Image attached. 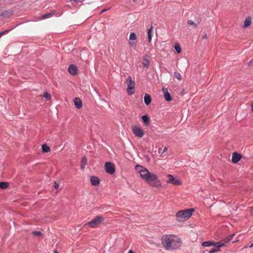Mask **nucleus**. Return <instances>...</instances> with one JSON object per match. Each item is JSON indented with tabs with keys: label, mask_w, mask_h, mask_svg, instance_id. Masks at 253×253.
<instances>
[{
	"label": "nucleus",
	"mask_w": 253,
	"mask_h": 253,
	"mask_svg": "<svg viewBox=\"0 0 253 253\" xmlns=\"http://www.w3.org/2000/svg\"><path fill=\"white\" fill-rule=\"evenodd\" d=\"M161 240L162 245L168 251L175 250L181 246V239L173 235H164Z\"/></svg>",
	"instance_id": "1"
},
{
	"label": "nucleus",
	"mask_w": 253,
	"mask_h": 253,
	"mask_svg": "<svg viewBox=\"0 0 253 253\" xmlns=\"http://www.w3.org/2000/svg\"><path fill=\"white\" fill-rule=\"evenodd\" d=\"M147 175H144V180L148 184L153 187L160 188L162 187L161 183L158 179L157 176L151 172H147Z\"/></svg>",
	"instance_id": "2"
},
{
	"label": "nucleus",
	"mask_w": 253,
	"mask_h": 253,
	"mask_svg": "<svg viewBox=\"0 0 253 253\" xmlns=\"http://www.w3.org/2000/svg\"><path fill=\"white\" fill-rule=\"evenodd\" d=\"M194 211L193 208L178 211L176 214V218L179 221H183L188 219Z\"/></svg>",
	"instance_id": "3"
},
{
	"label": "nucleus",
	"mask_w": 253,
	"mask_h": 253,
	"mask_svg": "<svg viewBox=\"0 0 253 253\" xmlns=\"http://www.w3.org/2000/svg\"><path fill=\"white\" fill-rule=\"evenodd\" d=\"M105 220L104 217L102 215H98L92 218L90 221L86 223V224L92 228H95Z\"/></svg>",
	"instance_id": "4"
},
{
	"label": "nucleus",
	"mask_w": 253,
	"mask_h": 253,
	"mask_svg": "<svg viewBox=\"0 0 253 253\" xmlns=\"http://www.w3.org/2000/svg\"><path fill=\"white\" fill-rule=\"evenodd\" d=\"M127 91L128 95H131L135 92V82L132 80L131 77L129 76L127 79Z\"/></svg>",
	"instance_id": "5"
},
{
	"label": "nucleus",
	"mask_w": 253,
	"mask_h": 253,
	"mask_svg": "<svg viewBox=\"0 0 253 253\" xmlns=\"http://www.w3.org/2000/svg\"><path fill=\"white\" fill-rule=\"evenodd\" d=\"M105 169L108 173L110 174H114L115 172V165L111 162H106L105 164Z\"/></svg>",
	"instance_id": "6"
},
{
	"label": "nucleus",
	"mask_w": 253,
	"mask_h": 253,
	"mask_svg": "<svg viewBox=\"0 0 253 253\" xmlns=\"http://www.w3.org/2000/svg\"><path fill=\"white\" fill-rule=\"evenodd\" d=\"M132 131L133 134L140 138H141L144 135V131L140 127L137 126H133L132 127Z\"/></svg>",
	"instance_id": "7"
},
{
	"label": "nucleus",
	"mask_w": 253,
	"mask_h": 253,
	"mask_svg": "<svg viewBox=\"0 0 253 253\" xmlns=\"http://www.w3.org/2000/svg\"><path fill=\"white\" fill-rule=\"evenodd\" d=\"M225 244L221 242H216L215 245H212L213 248L209 251V253H215L219 251L220 248L225 246Z\"/></svg>",
	"instance_id": "8"
},
{
	"label": "nucleus",
	"mask_w": 253,
	"mask_h": 253,
	"mask_svg": "<svg viewBox=\"0 0 253 253\" xmlns=\"http://www.w3.org/2000/svg\"><path fill=\"white\" fill-rule=\"evenodd\" d=\"M168 179L167 182L172 183L175 185H180L181 182L178 178H174L171 174L168 175Z\"/></svg>",
	"instance_id": "9"
},
{
	"label": "nucleus",
	"mask_w": 253,
	"mask_h": 253,
	"mask_svg": "<svg viewBox=\"0 0 253 253\" xmlns=\"http://www.w3.org/2000/svg\"><path fill=\"white\" fill-rule=\"evenodd\" d=\"M68 71L70 74L73 76L77 75L78 73L77 66L73 64H71L69 65L68 68Z\"/></svg>",
	"instance_id": "10"
},
{
	"label": "nucleus",
	"mask_w": 253,
	"mask_h": 253,
	"mask_svg": "<svg viewBox=\"0 0 253 253\" xmlns=\"http://www.w3.org/2000/svg\"><path fill=\"white\" fill-rule=\"evenodd\" d=\"M242 155L240 154H239L237 152H235L232 154L231 161L233 164H236L240 161Z\"/></svg>",
	"instance_id": "11"
},
{
	"label": "nucleus",
	"mask_w": 253,
	"mask_h": 253,
	"mask_svg": "<svg viewBox=\"0 0 253 253\" xmlns=\"http://www.w3.org/2000/svg\"><path fill=\"white\" fill-rule=\"evenodd\" d=\"M162 91L164 94V97L166 101H170L172 100V97L168 91V89L166 88L163 87Z\"/></svg>",
	"instance_id": "12"
},
{
	"label": "nucleus",
	"mask_w": 253,
	"mask_h": 253,
	"mask_svg": "<svg viewBox=\"0 0 253 253\" xmlns=\"http://www.w3.org/2000/svg\"><path fill=\"white\" fill-rule=\"evenodd\" d=\"M136 39V35L135 33H131L129 38V43L131 46H134L136 45V42L131 41L132 40H135Z\"/></svg>",
	"instance_id": "13"
},
{
	"label": "nucleus",
	"mask_w": 253,
	"mask_h": 253,
	"mask_svg": "<svg viewBox=\"0 0 253 253\" xmlns=\"http://www.w3.org/2000/svg\"><path fill=\"white\" fill-rule=\"evenodd\" d=\"M90 182L93 186H97L100 183V180L97 177L92 176L90 177Z\"/></svg>",
	"instance_id": "14"
},
{
	"label": "nucleus",
	"mask_w": 253,
	"mask_h": 253,
	"mask_svg": "<svg viewBox=\"0 0 253 253\" xmlns=\"http://www.w3.org/2000/svg\"><path fill=\"white\" fill-rule=\"evenodd\" d=\"M75 107L78 109H81L83 107L82 101L80 98L76 97L74 99Z\"/></svg>",
	"instance_id": "15"
},
{
	"label": "nucleus",
	"mask_w": 253,
	"mask_h": 253,
	"mask_svg": "<svg viewBox=\"0 0 253 253\" xmlns=\"http://www.w3.org/2000/svg\"><path fill=\"white\" fill-rule=\"evenodd\" d=\"M143 66L145 68H148L150 65V61L149 60V56L147 55H145L143 58L142 62Z\"/></svg>",
	"instance_id": "16"
},
{
	"label": "nucleus",
	"mask_w": 253,
	"mask_h": 253,
	"mask_svg": "<svg viewBox=\"0 0 253 253\" xmlns=\"http://www.w3.org/2000/svg\"><path fill=\"white\" fill-rule=\"evenodd\" d=\"M235 236V234H231L230 235H229L228 236H227L226 238H225L223 240H222V242H224V244L225 243H229L230 242H231L232 243H235L236 242V241H237V240H234V241H233V237Z\"/></svg>",
	"instance_id": "17"
},
{
	"label": "nucleus",
	"mask_w": 253,
	"mask_h": 253,
	"mask_svg": "<svg viewBox=\"0 0 253 253\" xmlns=\"http://www.w3.org/2000/svg\"><path fill=\"white\" fill-rule=\"evenodd\" d=\"M142 121L145 126H149L150 123V118L147 115H143L141 117Z\"/></svg>",
	"instance_id": "18"
},
{
	"label": "nucleus",
	"mask_w": 253,
	"mask_h": 253,
	"mask_svg": "<svg viewBox=\"0 0 253 253\" xmlns=\"http://www.w3.org/2000/svg\"><path fill=\"white\" fill-rule=\"evenodd\" d=\"M12 14L13 12L11 10H4L0 11V17H8Z\"/></svg>",
	"instance_id": "19"
},
{
	"label": "nucleus",
	"mask_w": 253,
	"mask_h": 253,
	"mask_svg": "<svg viewBox=\"0 0 253 253\" xmlns=\"http://www.w3.org/2000/svg\"><path fill=\"white\" fill-rule=\"evenodd\" d=\"M144 101L146 105H149L152 101L151 96L149 94L146 93L144 96Z\"/></svg>",
	"instance_id": "20"
},
{
	"label": "nucleus",
	"mask_w": 253,
	"mask_h": 253,
	"mask_svg": "<svg viewBox=\"0 0 253 253\" xmlns=\"http://www.w3.org/2000/svg\"><path fill=\"white\" fill-rule=\"evenodd\" d=\"M216 243V242H215L212 241H205L202 243V245L203 247H211L212 246V245H215Z\"/></svg>",
	"instance_id": "21"
},
{
	"label": "nucleus",
	"mask_w": 253,
	"mask_h": 253,
	"mask_svg": "<svg viewBox=\"0 0 253 253\" xmlns=\"http://www.w3.org/2000/svg\"><path fill=\"white\" fill-rule=\"evenodd\" d=\"M153 27L151 26L147 31V37H148V41L149 42H150L152 40V30Z\"/></svg>",
	"instance_id": "22"
},
{
	"label": "nucleus",
	"mask_w": 253,
	"mask_h": 253,
	"mask_svg": "<svg viewBox=\"0 0 253 253\" xmlns=\"http://www.w3.org/2000/svg\"><path fill=\"white\" fill-rule=\"evenodd\" d=\"M252 23V20L250 17L248 18H247L244 22V25L243 26V28H247L250 26Z\"/></svg>",
	"instance_id": "23"
},
{
	"label": "nucleus",
	"mask_w": 253,
	"mask_h": 253,
	"mask_svg": "<svg viewBox=\"0 0 253 253\" xmlns=\"http://www.w3.org/2000/svg\"><path fill=\"white\" fill-rule=\"evenodd\" d=\"M87 163V158L85 157H84L82 158L81 160V169L83 170L84 169V167L86 165Z\"/></svg>",
	"instance_id": "24"
},
{
	"label": "nucleus",
	"mask_w": 253,
	"mask_h": 253,
	"mask_svg": "<svg viewBox=\"0 0 253 253\" xmlns=\"http://www.w3.org/2000/svg\"><path fill=\"white\" fill-rule=\"evenodd\" d=\"M42 152L43 153H47L50 151V148L46 144H44L42 146Z\"/></svg>",
	"instance_id": "25"
},
{
	"label": "nucleus",
	"mask_w": 253,
	"mask_h": 253,
	"mask_svg": "<svg viewBox=\"0 0 253 253\" xmlns=\"http://www.w3.org/2000/svg\"><path fill=\"white\" fill-rule=\"evenodd\" d=\"M9 185V184L7 182H0V189H5Z\"/></svg>",
	"instance_id": "26"
},
{
	"label": "nucleus",
	"mask_w": 253,
	"mask_h": 253,
	"mask_svg": "<svg viewBox=\"0 0 253 253\" xmlns=\"http://www.w3.org/2000/svg\"><path fill=\"white\" fill-rule=\"evenodd\" d=\"M187 24L188 25L191 26L194 29L196 28L197 27V24L196 22H194L192 20H188Z\"/></svg>",
	"instance_id": "27"
},
{
	"label": "nucleus",
	"mask_w": 253,
	"mask_h": 253,
	"mask_svg": "<svg viewBox=\"0 0 253 253\" xmlns=\"http://www.w3.org/2000/svg\"><path fill=\"white\" fill-rule=\"evenodd\" d=\"M147 172H149V171L147 169H146L145 168L144 169H143V170H142L141 171V172H140V176L142 179H144L143 175H147Z\"/></svg>",
	"instance_id": "28"
},
{
	"label": "nucleus",
	"mask_w": 253,
	"mask_h": 253,
	"mask_svg": "<svg viewBox=\"0 0 253 253\" xmlns=\"http://www.w3.org/2000/svg\"><path fill=\"white\" fill-rule=\"evenodd\" d=\"M43 97L46 99L47 101H49L51 98V96L50 93L45 92L43 94Z\"/></svg>",
	"instance_id": "29"
},
{
	"label": "nucleus",
	"mask_w": 253,
	"mask_h": 253,
	"mask_svg": "<svg viewBox=\"0 0 253 253\" xmlns=\"http://www.w3.org/2000/svg\"><path fill=\"white\" fill-rule=\"evenodd\" d=\"M145 167L139 165H136L135 167V170L139 173Z\"/></svg>",
	"instance_id": "30"
},
{
	"label": "nucleus",
	"mask_w": 253,
	"mask_h": 253,
	"mask_svg": "<svg viewBox=\"0 0 253 253\" xmlns=\"http://www.w3.org/2000/svg\"><path fill=\"white\" fill-rule=\"evenodd\" d=\"M174 48L177 53H180L181 52V48L178 43H175L174 46Z\"/></svg>",
	"instance_id": "31"
},
{
	"label": "nucleus",
	"mask_w": 253,
	"mask_h": 253,
	"mask_svg": "<svg viewBox=\"0 0 253 253\" xmlns=\"http://www.w3.org/2000/svg\"><path fill=\"white\" fill-rule=\"evenodd\" d=\"M53 14H54V12H50V13L44 14L42 15V19H45L48 18L50 17L51 16H52Z\"/></svg>",
	"instance_id": "32"
},
{
	"label": "nucleus",
	"mask_w": 253,
	"mask_h": 253,
	"mask_svg": "<svg viewBox=\"0 0 253 253\" xmlns=\"http://www.w3.org/2000/svg\"><path fill=\"white\" fill-rule=\"evenodd\" d=\"M174 77L176 78L178 80L181 81L182 80V77L181 74L177 72H174Z\"/></svg>",
	"instance_id": "33"
},
{
	"label": "nucleus",
	"mask_w": 253,
	"mask_h": 253,
	"mask_svg": "<svg viewBox=\"0 0 253 253\" xmlns=\"http://www.w3.org/2000/svg\"><path fill=\"white\" fill-rule=\"evenodd\" d=\"M32 234L35 236H40L42 235V233L41 231H33Z\"/></svg>",
	"instance_id": "34"
},
{
	"label": "nucleus",
	"mask_w": 253,
	"mask_h": 253,
	"mask_svg": "<svg viewBox=\"0 0 253 253\" xmlns=\"http://www.w3.org/2000/svg\"><path fill=\"white\" fill-rule=\"evenodd\" d=\"M201 19L200 17H198V18H196L195 20V22L197 25L199 24L201 22Z\"/></svg>",
	"instance_id": "35"
},
{
	"label": "nucleus",
	"mask_w": 253,
	"mask_h": 253,
	"mask_svg": "<svg viewBox=\"0 0 253 253\" xmlns=\"http://www.w3.org/2000/svg\"><path fill=\"white\" fill-rule=\"evenodd\" d=\"M167 151V148L166 147H164V148L163 149V151L161 152L162 154H164ZM159 153H161L160 150H159Z\"/></svg>",
	"instance_id": "36"
},
{
	"label": "nucleus",
	"mask_w": 253,
	"mask_h": 253,
	"mask_svg": "<svg viewBox=\"0 0 253 253\" xmlns=\"http://www.w3.org/2000/svg\"><path fill=\"white\" fill-rule=\"evenodd\" d=\"M54 187L56 189H57L59 187V184L56 181L54 183Z\"/></svg>",
	"instance_id": "37"
},
{
	"label": "nucleus",
	"mask_w": 253,
	"mask_h": 253,
	"mask_svg": "<svg viewBox=\"0 0 253 253\" xmlns=\"http://www.w3.org/2000/svg\"><path fill=\"white\" fill-rule=\"evenodd\" d=\"M248 65L250 66H253V58L248 62Z\"/></svg>",
	"instance_id": "38"
},
{
	"label": "nucleus",
	"mask_w": 253,
	"mask_h": 253,
	"mask_svg": "<svg viewBox=\"0 0 253 253\" xmlns=\"http://www.w3.org/2000/svg\"><path fill=\"white\" fill-rule=\"evenodd\" d=\"M202 38L204 39H207L208 38V37H207V35L206 33H205L204 34H203V35L202 36Z\"/></svg>",
	"instance_id": "39"
},
{
	"label": "nucleus",
	"mask_w": 253,
	"mask_h": 253,
	"mask_svg": "<svg viewBox=\"0 0 253 253\" xmlns=\"http://www.w3.org/2000/svg\"><path fill=\"white\" fill-rule=\"evenodd\" d=\"M74 0L77 2H81L83 1V0Z\"/></svg>",
	"instance_id": "40"
},
{
	"label": "nucleus",
	"mask_w": 253,
	"mask_h": 253,
	"mask_svg": "<svg viewBox=\"0 0 253 253\" xmlns=\"http://www.w3.org/2000/svg\"><path fill=\"white\" fill-rule=\"evenodd\" d=\"M251 110L252 112H253V103L251 105Z\"/></svg>",
	"instance_id": "41"
},
{
	"label": "nucleus",
	"mask_w": 253,
	"mask_h": 253,
	"mask_svg": "<svg viewBox=\"0 0 253 253\" xmlns=\"http://www.w3.org/2000/svg\"><path fill=\"white\" fill-rule=\"evenodd\" d=\"M105 11H106V9H103L101 11L100 13H102L103 12H104Z\"/></svg>",
	"instance_id": "42"
},
{
	"label": "nucleus",
	"mask_w": 253,
	"mask_h": 253,
	"mask_svg": "<svg viewBox=\"0 0 253 253\" xmlns=\"http://www.w3.org/2000/svg\"><path fill=\"white\" fill-rule=\"evenodd\" d=\"M128 253H134V252H133L132 250H130V251H129Z\"/></svg>",
	"instance_id": "43"
},
{
	"label": "nucleus",
	"mask_w": 253,
	"mask_h": 253,
	"mask_svg": "<svg viewBox=\"0 0 253 253\" xmlns=\"http://www.w3.org/2000/svg\"><path fill=\"white\" fill-rule=\"evenodd\" d=\"M54 253H59L56 250H54L53 252Z\"/></svg>",
	"instance_id": "44"
},
{
	"label": "nucleus",
	"mask_w": 253,
	"mask_h": 253,
	"mask_svg": "<svg viewBox=\"0 0 253 253\" xmlns=\"http://www.w3.org/2000/svg\"><path fill=\"white\" fill-rule=\"evenodd\" d=\"M252 246H253V243L251 245V246H250V247H252Z\"/></svg>",
	"instance_id": "45"
},
{
	"label": "nucleus",
	"mask_w": 253,
	"mask_h": 253,
	"mask_svg": "<svg viewBox=\"0 0 253 253\" xmlns=\"http://www.w3.org/2000/svg\"><path fill=\"white\" fill-rule=\"evenodd\" d=\"M252 208L253 209V207H252Z\"/></svg>",
	"instance_id": "46"
}]
</instances>
